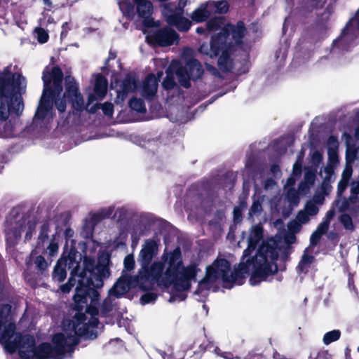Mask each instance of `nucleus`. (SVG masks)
Segmentation results:
<instances>
[{
  "label": "nucleus",
  "mask_w": 359,
  "mask_h": 359,
  "mask_svg": "<svg viewBox=\"0 0 359 359\" xmlns=\"http://www.w3.org/2000/svg\"><path fill=\"white\" fill-rule=\"evenodd\" d=\"M180 39L179 34L172 28L166 26L156 30H151L146 36L148 43L159 47H168Z\"/></svg>",
  "instance_id": "obj_10"
},
{
  "label": "nucleus",
  "mask_w": 359,
  "mask_h": 359,
  "mask_svg": "<svg viewBox=\"0 0 359 359\" xmlns=\"http://www.w3.org/2000/svg\"><path fill=\"white\" fill-rule=\"evenodd\" d=\"M93 264L90 259L85 262V270L79 280V286L76 287L75 294L73 297L74 306L73 309L76 311L73 322V330L75 337H83L84 339L93 340L98 336L97 332L93 329H89L88 323H86L87 319L86 313H83V309L87 304L88 299L91 302H97L100 298V293L97 289H100L104 286V280L109 277L108 270L102 266L98 267L95 277L93 276Z\"/></svg>",
  "instance_id": "obj_3"
},
{
  "label": "nucleus",
  "mask_w": 359,
  "mask_h": 359,
  "mask_svg": "<svg viewBox=\"0 0 359 359\" xmlns=\"http://www.w3.org/2000/svg\"><path fill=\"white\" fill-rule=\"evenodd\" d=\"M302 172V165L300 162L296 161L293 165L292 174L294 176L299 177Z\"/></svg>",
  "instance_id": "obj_57"
},
{
  "label": "nucleus",
  "mask_w": 359,
  "mask_h": 359,
  "mask_svg": "<svg viewBox=\"0 0 359 359\" xmlns=\"http://www.w3.org/2000/svg\"><path fill=\"white\" fill-rule=\"evenodd\" d=\"M288 201L293 205H298L299 203V197L298 191L293 187L290 188L286 194Z\"/></svg>",
  "instance_id": "obj_35"
},
{
  "label": "nucleus",
  "mask_w": 359,
  "mask_h": 359,
  "mask_svg": "<svg viewBox=\"0 0 359 359\" xmlns=\"http://www.w3.org/2000/svg\"><path fill=\"white\" fill-rule=\"evenodd\" d=\"M254 250L249 245L244 250L241 262L238 269H234L230 274L231 264L225 258L216 259L212 265L206 267L205 276L198 283L196 293L199 294L203 290H209L210 284L214 283L221 278L224 284H231L225 286L231 287L232 283L242 285L245 278V274L250 271V267L252 266V271L250 282L252 285L253 280L265 281L269 276L278 272V265L276 261L278 259L277 244L275 241L269 243L263 241L258 248L255 256H251Z\"/></svg>",
  "instance_id": "obj_1"
},
{
  "label": "nucleus",
  "mask_w": 359,
  "mask_h": 359,
  "mask_svg": "<svg viewBox=\"0 0 359 359\" xmlns=\"http://www.w3.org/2000/svg\"><path fill=\"white\" fill-rule=\"evenodd\" d=\"M311 187V186L309 185L304 181H302L299 184L298 190L299 193L302 194H306L309 191Z\"/></svg>",
  "instance_id": "obj_59"
},
{
  "label": "nucleus",
  "mask_w": 359,
  "mask_h": 359,
  "mask_svg": "<svg viewBox=\"0 0 359 359\" xmlns=\"http://www.w3.org/2000/svg\"><path fill=\"white\" fill-rule=\"evenodd\" d=\"M263 237V228L261 226L256 225L252 228L248 237L249 246L255 250L259 242Z\"/></svg>",
  "instance_id": "obj_25"
},
{
  "label": "nucleus",
  "mask_w": 359,
  "mask_h": 359,
  "mask_svg": "<svg viewBox=\"0 0 359 359\" xmlns=\"http://www.w3.org/2000/svg\"><path fill=\"white\" fill-rule=\"evenodd\" d=\"M328 156H329V157H328L329 161L331 163L336 164V163H339L338 154L335 151H334V150L331 151L330 149H329Z\"/></svg>",
  "instance_id": "obj_60"
},
{
  "label": "nucleus",
  "mask_w": 359,
  "mask_h": 359,
  "mask_svg": "<svg viewBox=\"0 0 359 359\" xmlns=\"http://www.w3.org/2000/svg\"><path fill=\"white\" fill-rule=\"evenodd\" d=\"M90 259L93 264V270L92 271L93 272V274H95V277L97 273V270L99 268L101 269L102 266H104L109 271V276L111 275V271L109 269V264L111 262L110 261V257L109 255L106 256H100L98 258L97 262H96L95 260L89 256H85L83 257V269L81 271H80V263L78 262L76 263V265L74 266V268L72 269L70 272V276L69 278V280L67 283L63 284L60 286V290L63 293H68L71 291L72 288L75 285L76 281L78 283L76 287L79 286V280L81 279V276H83V272L85 270V262L86 260ZM92 278L94 277L93 276H90Z\"/></svg>",
  "instance_id": "obj_8"
},
{
  "label": "nucleus",
  "mask_w": 359,
  "mask_h": 359,
  "mask_svg": "<svg viewBox=\"0 0 359 359\" xmlns=\"http://www.w3.org/2000/svg\"><path fill=\"white\" fill-rule=\"evenodd\" d=\"M176 63L172 62L165 71L166 76L163 80L162 87L166 90H172L177 86L174 77V75H176Z\"/></svg>",
  "instance_id": "obj_22"
},
{
  "label": "nucleus",
  "mask_w": 359,
  "mask_h": 359,
  "mask_svg": "<svg viewBox=\"0 0 359 359\" xmlns=\"http://www.w3.org/2000/svg\"><path fill=\"white\" fill-rule=\"evenodd\" d=\"M309 266L305 265L304 264H301V262H299L296 268V270L298 274H306L309 272Z\"/></svg>",
  "instance_id": "obj_62"
},
{
  "label": "nucleus",
  "mask_w": 359,
  "mask_h": 359,
  "mask_svg": "<svg viewBox=\"0 0 359 359\" xmlns=\"http://www.w3.org/2000/svg\"><path fill=\"white\" fill-rule=\"evenodd\" d=\"M78 252L75 248H71L69 251L64 250L60 258L56 262L52 273V278L54 281L62 282L67 277V266L69 269H73L76 265Z\"/></svg>",
  "instance_id": "obj_11"
},
{
  "label": "nucleus",
  "mask_w": 359,
  "mask_h": 359,
  "mask_svg": "<svg viewBox=\"0 0 359 359\" xmlns=\"http://www.w3.org/2000/svg\"><path fill=\"white\" fill-rule=\"evenodd\" d=\"M158 296L154 292H145L140 297V302L142 305L149 304L154 302L157 299Z\"/></svg>",
  "instance_id": "obj_40"
},
{
  "label": "nucleus",
  "mask_w": 359,
  "mask_h": 359,
  "mask_svg": "<svg viewBox=\"0 0 359 359\" xmlns=\"http://www.w3.org/2000/svg\"><path fill=\"white\" fill-rule=\"evenodd\" d=\"M340 222L346 230H353L354 225L351 217L346 213L342 214L339 218Z\"/></svg>",
  "instance_id": "obj_33"
},
{
  "label": "nucleus",
  "mask_w": 359,
  "mask_h": 359,
  "mask_svg": "<svg viewBox=\"0 0 359 359\" xmlns=\"http://www.w3.org/2000/svg\"><path fill=\"white\" fill-rule=\"evenodd\" d=\"M39 249L36 248V249L32 250L28 259L26 261V265L27 267H29L31 265L34 264L37 273L45 275L48 271L50 263L46 260L43 255H39Z\"/></svg>",
  "instance_id": "obj_14"
},
{
  "label": "nucleus",
  "mask_w": 359,
  "mask_h": 359,
  "mask_svg": "<svg viewBox=\"0 0 359 359\" xmlns=\"http://www.w3.org/2000/svg\"><path fill=\"white\" fill-rule=\"evenodd\" d=\"M175 63L178 82L185 88L191 87V80L196 81L201 79L203 75L204 69L201 62L196 58L191 57L187 60L184 65L179 61H176Z\"/></svg>",
  "instance_id": "obj_9"
},
{
  "label": "nucleus",
  "mask_w": 359,
  "mask_h": 359,
  "mask_svg": "<svg viewBox=\"0 0 359 359\" xmlns=\"http://www.w3.org/2000/svg\"><path fill=\"white\" fill-rule=\"evenodd\" d=\"M137 13L140 18H147L153 13V4L149 0H134Z\"/></svg>",
  "instance_id": "obj_23"
},
{
  "label": "nucleus",
  "mask_w": 359,
  "mask_h": 359,
  "mask_svg": "<svg viewBox=\"0 0 359 359\" xmlns=\"http://www.w3.org/2000/svg\"><path fill=\"white\" fill-rule=\"evenodd\" d=\"M353 173V169L351 165H346L344 170H343L341 180H344L349 182Z\"/></svg>",
  "instance_id": "obj_53"
},
{
  "label": "nucleus",
  "mask_w": 359,
  "mask_h": 359,
  "mask_svg": "<svg viewBox=\"0 0 359 359\" xmlns=\"http://www.w3.org/2000/svg\"><path fill=\"white\" fill-rule=\"evenodd\" d=\"M158 251L156 241L151 238L145 241L139 254L140 274L144 275L154 285L157 283L169 287L173 284L178 290L191 287V280L196 279L198 269L196 265L184 266L180 248L177 247L169 253L164 254L163 261L151 264Z\"/></svg>",
  "instance_id": "obj_2"
},
{
  "label": "nucleus",
  "mask_w": 359,
  "mask_h": 359,
  "mask_svg": "<svg viewBox=\"0 0 359 359\" xmlns=\"http://www.w3.org/2000/svg\"><path fill=\"white\" fill-rule=\"evenodd\" d=\"M289 231H292V233L298 232L301 229V224L296 220L290 221L287 224Z\"/></svg>",
  "instance_id": "obj_49"
},
{
  "label": "nucleus",
  "mask_w": 359,
  "mask_h": 359,
  "mask_svg": "<svg viewBox=\"0 0 359 359\" xmlns=\"http://www.w3.org/2000/svg\"><path fill=\"white\" fill-rule=\"evenodd\" d=\"M233 217L235 223H239L242 221V210L238 206H236L233 210Z\"/></svg>",
  "instance_id": "obj_48"
},
{
  "label": "nucleus",
  "mask_w": 359,
  "mask_h": 359,
  "mask_svg": "<svg viewBox=\"0 0 359 359\" xmlns=\"http://www.w3.org/2000/svg\"><path fill=\"white\" fill-rule=\"evenodd\" d=\"M341 337V332L339 330H333L327 332L323 337V343L328 345L334 341H337Z\"/></svg>",
  "instance_id": "obj_31"
},
{
  "label": "nucleus",
  "mask_w": 359,
  "mask_h": 359,
  "mask_svg": "<svg viewBox=\"0 0 359 359\" xmlns=\"http://www.w3.org/2000/svg\"><path fill=\"white\" fill-rule=\"evenodd\" d=\"M25 221H20L15 225L6 231V241L11 246L15 245L21 238L22 233L25 230Z\"/></svg>",
  "instance_id": "obj_17"
},
{
  "label": "nucleus",
  "mask_w": 359,
  "mask_h": 359,
  "mask_svg": "<svg viewBox=\"0 0 359 359\" xmlns=\"http://www.w3.org/2000/svg\"><path fill=\"white\" fill-rule=\"evenodd\" d=\"M99 323L100 322H99V319H98L97 316H90V318L88 320L87 323L88 325L89 329H90V327L91 328L97 327Z\"/></svg>",
  "instance_id": "obj_63"
},
{
  "label": "nucleus",
  "mask_w": 359,
  "mask_h": 359,
  "mask_svg": "<svg viewBox=\"0 0 359 359\" xmlns=\"http://www.w3.org/2000/svg\"><path fill=\"white\" fill-rule=\"evenodd\" d=\"M167 22L170 25L175 26L179 32H187L191 26V22L181 13H176L168 17Z\"/></svg>",
  "instance_id": "obj_19"
},
{
  "label": "nucleus",
  "mask_w": 359,
  "mask_h": 359,
  "mask_svg": "<svg viewBox=\"0 0 359 359\" xmlns=\"http://www.w3.org/2000/svg\"><path fill=\"white\" fill-rule=\"evenodd\" d=\"M36 222L34 220H29L27 224V231L25 236V241H30L32 238L33 233L35 231Z\"/></svg>",
  "instance_id": "obj_39"
},
{
  "label": "nucleus",
  "mask_w": 359,
  "mask_h": 359,
  "mask_svg": "<svg viewBox=\"0 0 359 359\" xmlns=\"http://www.w3.org/2000/svg\"><path fill=\"white\" fill-rule=\"evenodd\" d=\"M64 79L65 90L62 96L70 103L72 109L79 112L83 111L85 109L83 97L75 79L71 75H67Z\"/></svg>",
  "instance_id": "obj_12"
},
{
  "label": "nucleus",
  "mask_w": 359,
  "mask_h": 359,
  "mask_svg": "<svg viewBox=\"0 0 359 359\" xmlns=\"http://www.w3.org/2000/svg\"><path fill=\"white\" fill-rule=\"evenodd\" d=\"M222 25V18H213L206 22V27L208 32L218 30Z\"/></svg>",
  "instance_id": "obj_32"
},
{
  "label": "nucleus",
  "mask_w": 359,
  "mask_h": 359,
  "mask_svg": "<svg viewBox=\"0 0 359 359\" xmlns=\"http://www.w3.org/2000/svg\"><path fill=\"white\" fill-rule=\"evenodd\" d=\"M247 32V28L244 22L238 20L236 25L231 23L227 24L226 26L222 29L219 33H217L214 36H224L225 38V43H229L228 39L229 36L231 35L235 43L237 46H241L243 43V39Z\"/></svg>",
  "instance_id": "obj_13"
},
{
  "label": "nucleus",
  "mask_w": 359,
  "mask_h": 359,
  "mask_svg": "<svg viewBox=\"0 0 359 359\" xmlns=\"http://www.w3.org/2000/svg\"><path fill=\"white\" fill-rule=\"evenodd\" d=\"M233 46L232 43H225L224 36H212L210 43H203L198 48L200 54L205 58L218 57L217 65L220 70L229 72L232 69L231 53Z\"/></svg>",
  "instance_id": "obj_6"
},
{
  "label": "nucleus",
  "mask_w": 359,
  "mask_h": 359,
  "mask_svg": "<svg viewBox=\"0 0 359 359\" xmlns=\"http://www.w3.org/2000/svg\"><path fill=\"white\" fill-rule=\"evenodd\" d=\"M211 13L225 14L229 11V5L226 0L208 1Z\"/></svg>",
  "instance_id": "obj_27"
},
{
  "label": "nucleus",
  "mask_w": 359,
  "mask_h": 359,
  "mask_svg": "<svg viewBox=\"0 0 359 359\" xmlns=\"http://www.w3.org/2000/svg\"><path fill=\"white\" fill-rule=\"evenodd\" d=\"M124 268L126 270L130 271L135 267V259L133 255H128L126 256L123 261Z\"/></svg>",
  "instance_id": "obj_44"
},
{
  "label": "nucleus",
  "mask_w": 359,
  "mask_h": 359,
  "mask_svg": "<svg viewBox=\"0 0 359 359\" xmlns=\"http://www.w3.org/2000/svg\"><path fill=\"white\" fill-rule=\"evenodd\" d=\"M316 170L313 169H308L304 173V182L310 186H313L316 178Z\"/></svg>",
  "instance_id": "obj_37"
},
{
  "label": "nucleus",
  "mask_w": 359,
  "mask_h": 359,
  "mask_svg": "<svg viewBox=\"0 0 359 359\" xmlns=\"http://www.w3.org/2000/svg\"><path fill=\"white\" fill-rule=\"evenodd\" d=\"M50 228V219H46L43 222L39 231V235L38 236L36 248H39L41 245L43 248V243L47 241L49 238V232Z\"/></svg>",
  "instance_id": "obj_28"
},
{
  "label": "nucleus",
  "mask_w": 359,
  "mask_h": 359,
  "mask_svg": "<svg viewBox=\"0 0 359 359\" xmlns=\"http://www.w3.org/2000/svg\"><path fill=\"white\" fill-rule=\"evenodd\" d=\"M305 211L309 214V216H314L318 214L319 209L314 203L309 201L305 205Z\"/></svg>",
  "instance_id": "obj_42"
},
{
  "label": "nucleus",
  "mask_w": 359,
  "mask_h": 359,
  "mask_svg": "<svg viewBox=\"0 0 359 359\" xmlns=\"http://www.w3.org/2000/svg\"><path fill=\"white\" fill-rule=\"evenodd\" d=\"M15 330V325L14 323H9L7 327H5L1 335V340L6 341V348L10 353L15 351L18 346V341L15 339L14 341H11L10 339L13 336Z\"/></svg>",
  "instance_id": "obj_20"
},
{
  "label": "nucleus",
  "mask_w": 359,
  "mask_h": 359,
  "mask_svg": "<svg viewBox=\"0 0 359 359\" xmlns=\"http://www.w3.org/2000/svg\"><path fill=\"white\" fill-rule=\"evenodd\" d=\"M128 105L131 109L138 113H144L147 111L144 102L141 98L135 97L130 98L128 102Z\"/></svg>",
  "instance_id": "obj_30"
},
{
  "label": "nucleus",
  "mask_w": 359,
  "mask_h": 359,
  "mask_svg": "<svg viewBox=\"0 0 359 359\" xmlns=\"http://www.w3.org/2000/svg\"><path fill=\"white\" fill-rule=\"evenodd\" d=\"M292 246H277L278 255L280 254V260L283 263L278 267V271H285L286 270V262L290 259V255L292 253Z\"/></svg>",
  "instance_id": "obj_26"
},
{
  "label": "nucleus",
  "mask_w": 359,
  "mask_h": 359,
  "mask_svg": "<svg viewBox=\"0 0 359 359\" xmlns=\"http://www.w3.org/2000/svg\"><path fill=\"white\" fill-rule=\"evenodd\" d=\"M154 284L144 277V275L121 276L112 287L109 290V294L116 298H120L126 294L131 287L138 286L142 291H149L153 289Z\"/></svg>",
  "instance_id": "obj_7"
},
{
  "label": "nucleus",
  "mask_w": 359,
  "mask_h": 359,
  "mask_svg": "<svg viewBox=\"0 0 359 359\" xmlns=\"http://www.w3.org/2000/svg\"><path fill=\"white\" fill-rule=\"evenodd\" d=\"M86 313L90 315V316H97L99 313L98 309L93 305L86 304Z\"/></svg>",
  "instance_id": "obj_52"
},
{
  "label": "nucleus",
  "mask_w": 359,
  "mask_h": 359,
  "mask_svg": "<svg viewBox=\"0 0 359 359\" xmlns=\"http://www.w3.org/2000/svg\"><path fill=\"white\" fill-rule=\"evenodd\" d=\"M63 79V72L58 65L53 67L50 71L48 66L44 68L42 75L43 88L34 118L40 121L47 116L53 118L55 116L53 105L60 114L66 111L67 100L63 96L61 97Z\"/></svg>",
  "instance_id": "obj_4"
},
{
  "label": "nucleus",
  "mask_w": 359,
  "mask_h": 359,
  "mask_svg": "<svg viewBox=\"0 0 359 359\" xmlns=\"http://www.w3.org/2000/svg\"><path fill=\"white\" fill-rule=\"evenodd\" d=\"M353 24H355L356 29H359V19L358 18L352 19L347 22L345 27L342 29L340 37L348 34V32L352 29Z\"/></svg>",
  "instance_id": "obj_41"
},
{
  "label": "nucleus",
  "mask_w": 359,
  "mask_h": 359,
  "mask_svg": "<svg viewBox=\"0 0 359 359\" xmlns=\"http://www.w3.org/2000/svg\"><path fill=\"white\" fill-rule=\"evenodd\" d=\"M158 89V81L154 75H148L143 82L142 95L147 100H152L156 95Z\"/></svg>",
  "instance_id": "obj_18"
},
{
  "label": "nucleus",
  "mask_w": 359,
  "mask_h": 359,
  "mask_svg": "<svg viewBox=\"0 0 359 359\" xmlns=\"http://www.w3.org/2000/svg\"><path fill=\"white\" fill-rule=\"evenodd\" d=\"M311 158L315 164H319L323 161V155L319 151L316 150L312 154Z\"/></svg>",
  "instance_id": "obj_61"
},
{
  "label": "nucleus",
  "mask_w": 359,
  "mask_h": 359,
  "mask_svg": "<svg viewBox=\"0 0 359 359\" xmlns=\"http://www.w3.org/2000/svg\"><path fill=\"white\" fill-rule=\"evenodd\" d=\"M324 6V2L322 0H303L301 9L305 13H311L314 10L322 8Z\"/></svg>",
  "instance_id": "obj_29"
},
{
  "label": "nucleus",
  "mask_w": 359,
  "mask_h": 359,
  "mask_svg": "<svg viewBox=\"0 0 359 359\" xmlns=\"http://www.w3.org/2000/svg\"><path fill=\"white\" fill-rule=\"evenodd\" d=\"M348 185V181L344 180H340L337 186V195L339 196H341L344 191L346 189Z\"/></svg>",
  "instance_id": "obj_50"
},
{
  "label": "nucleus",
  "mask_w": 359,
  "mask_h": 359,
  "mask_svg": "<svg viewBox=\"0 0 359 359\" xmlns=\"http://www.w3.org/2000/svg\"><path fill=\"white\" fill-rule=\"evenodd\" d=\"M262 203L259 199L255 200L249 210V216L259 215L262 211Z\"/></svg>",
  "instance_id": "obj_38"
},
{
  "label": "nucleus",
  "mask_w": 359,
  "mask_h": 359,
  "mask_svg": "<svg viewBox=\"0 0 359 359\" xmlns=\"http://www.w3.org/2000/svg\"><path fill=\"white\" fill-rule=\"evenodd\" d=\"M171 285H174L172 284ZM173 288L177 292V293L171 294L170 298L169 299L170 302H174L177 298H178L180 301L184 300L187 298V294L183 293L182 292L189 290L190 289L189 287V289L178 290L175 287V286H173Z\"/></svg>",
  "instance_id": "obj_45"
},
{
  "label": "nucleus",
  "mask_w": 359,
  "mask_h": 359,
  "mask_svg": "<svg viewBox=\"0 0 359 359\" xmlns=\"http://www.w3.org/2000/svg\"><path fill=\"white\" fill-rule=\"evenodd\" d=\"M102 220H103V218L99 212L92 214L90 217V222L92 223L93 227L97 225Z\"/></svg>",
  "instance_id": "obj_58"
},
{
  "label": "nucleus",
  "mask_w": 359,
  "mask_h": 359,
  "mask_svg": "<svg viewBox=\"0 0 359 359\" xmlns=\"http://www.w3.org/2000/svg\"><path fill=\"white\" fill-rule=\"evenodd\" d=\"M98 212L102 215L103 219H104L107 218H109L111 217V215H112V213L114 212V208L108 207V208H102Z\"/></svg>",
  "instance_id": "obj_54"
},
{
  "label": "nucleus",
  "mask_w": 359,
  "mask_h": 359,
  "mask_svg": "<svg viewBox=\"0 0 359 359\" xmlns=\"http://www.w3.org/2000/svg\"><path fill=\"white\" fill-rule=\"evenodd\" d=\"M56 234L53 235L52 238L46 249V252L50 257H53L57 255L58 252V244L55 241Z\"/></svg>",
  "instance_id": "obj_34"
},
{
  "label": "nucleus",
  "mask_w": 359,
  "mask_h": 359,
  "mask_svg": "<svg viewBox=\"0 0 359 359\" xmlns=\"http://www.w3.org/2000/svg\"><path fill=\"white\" fill-rule=\"evenodd\" d=\"M322 235L314 231L310 237V244L311 245H316L321 239Z\"/></svg>",
  "instance_id": "obj_56"
},
{
  "label": "nucleus",
  "mask_w": 359,
  "mask_h": 359,
  "mask_svg": "<svg viewBox=\"0 0 359 359\" xmlns=\"http://www.w3.org/2000/svg\"><path fill=\"white\" fill-rule=\"evenodd\" d=\"M309 215L305 210H299L297 214V219L299 224H306L309 221Z\"/></svg>",
  "instance_id": "obj_47"
},
{
  "label": "nucleus",
  "mask_w": 359,
  "mask_h": 359,
  "mask_svg": "<svg viewBox=\"0 0 359 359\" xmlns=\"http://www.w3.org/2000/svg\"><path fill=\"white\" fill-rule=\"evenodd\" d=\"M20 340L18 341L20 347H26L27 350H19L18 354L22 359H31L32 354L36 348V339L31 334L20 335Z\"/></svg>",
  "instance_id": "obj_16"
},
{
  "label": "nucleus",
  "mask_w": 359,
  "mask_h": 359,
  "mask_svg": "<svg viewBox=\"0 0 359 359\" xmlns=\"http://www.w3.org/2000/svg\"><path fill=\"white\" fill-rule=\"evenodd\" d=\"M107 86V79L102 74H97L95 81L94 92L98 98L102 99L106 96Z\"/></svg>",
  "instance_id": "obj_24"
},
{
  "label": "nucleus",
  "mask_w": 359,
  "mask_h": 359,
  "mask_svg": "<svg viewBox=\"0 0 359 359\" xmlns=\"http://www.w3.org/2000/svg\"><path fill=\"white\" fill-rule=\"evenodd\" d=\"M112 310V306L110 303L104 302L101 307V312L103 315H107Z\"/></svg>",
  "instance_id": "obj_64"
},
{
  "label": "nucleus",
  "mask_w": 359,
  "mask_h": 359,
  "mask_svg": "<svg viewBox=\"0 0 359 359\" xmlns=\"http://www.w3.org/2000/svg\"><path fill=\"white\" fill-rule=\"evenodd\" d=\"M100 108L104 115L107 116H112L114 114V105L109 102H106L103 104H100Z\"/></svg>",
  "instance_id": "obj_43"
},
{
  "label": "nucleus",
  "mask_w": 359,
  "mask_h": 359,
  "mask_svg": "<svg viewBox=\"0 0 359 359\" xmlns=\"http://www.w3.org/2000/svg\"><path fill=\"white\" fill-rule=\"evenodd\" d=\"M120 87L121 88L117 90L116 102L124 101L130 93H133L136 90L137 81L133 76L128 74L123 79Z\"/></svg>",
  "instance_id": "obj_15"
},
{
  "label": "nucleus",
  "mask_w": 359,
  "mask_h": 359,
  "mask_svg": "<svg viewBox=\"0 0 359 359\" xmlns=\"http://www.w3.org/2000/svg\"><path fill=\"white\" fill-rule=\"evenodd\" d=\"M211 15V10L210 9L208 1L201 4L197 8H196L190 17L194 22H203L206 21Z\"/></svg>",
  "instance_id": "obj_21"
},
{
  "label": "nucleus",
  "mask_w": 359,
  "mask_h": 359,
  "mask_svg": "<svg viewBox=\"0 0 359 359\" xmlns=\"http://www.w3.org/2000/svg\"><path fill=\"white\" fill-rule=\"evenodd\" d=\"M37 41L39 43H45L48 41V33L42 27H36L35 29Z\"/></svg>",
  "instance_id": "obj_36"
},
{
  "label": "nucleus",
  "mask_w": 359,
  "mask_h": 359,
  "mask_svg": "<svg viewBox=\"0 0 359 359\" xmlns=\"http://www.w3.org/2000/svg\"><path fill=\"white\" fill-rule=\"evenodd\" d=\"M52 344L41 342L32 354L34 359H64L67 353H73L74 346L78 345L80 339L72 334H65L57 332L52 337Z\"/></svg>",
  "instance_id": "obj_5"
},
{
  "label": "nucleus",
  "mask_w": 359,
  "mask_h": 359,
  "mask_svg": "<svg viewBox=\"0 0 359 359\" xmlns=\"http://www.w3.org/2000/svg\"><path fill=\"white\" fill-rule=\"evenodd\" d=\"M307 248L305 250L303 255L301 257L300 262L301 264H304L307 266H310L315 261V257L313 255H308L306 253Z\"/></svg>",
  "instance_id": "obj_46"
},
{
  "label": "nucleus",
  "mask_w": 359,
  "mask_h": 359,
  "mask_svg": "<svg viewBox=\"0 0 359 359\" xmlns=\"http://www.w3.org/2000/svg\"><path fill=\"white\" fill-rule=\"evenodd\" d=\"M327 221H323L317 227L316 231L320 233L322 236L325 234L329 229Z\"/></svg>",
  "instance_id": "obj_51"
},
{
  "label": "nucleus",
  "mask_w": 359,
  "mask_h": 359,
  "mask_svg": "<svg viewBox=\"0 0 359 359\" xmlns=\"http://www.w3.org/2000/svg\"><path fill=\"white\" fill-rule=\"evenodd\" d=\"M327 351H321L317 353H311L309 359H327Z\"/></svg>",
  "instance_id": "obj_55"
}]
</instances>
